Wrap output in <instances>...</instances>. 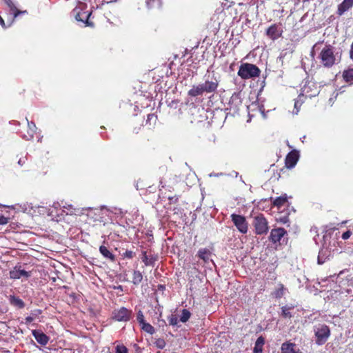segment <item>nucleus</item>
<instances>
[{"instance_id": "1", "label": "nucleus", "mask_w": 353, "mask_h": 353, "mask_svg": "<svg viewBox=\"0 0 353 353\" xmlns=\"http://www.w3.org/2000/svg\"><path fill=\"white\" fill-rule=\"evenodd\" d=\"M334 231L328 230L323 236V245L318 255V263L323 264L332 256L336 248V239L332 238Z\"/></svg>"}, {"instance_id": "2", "label": "nucleus", "mask_w": 353, "mask_h": 353, "mask_svg": "<svg viewBox=\"0 0 353 353\" xmlns=\"http://www.w3.org/2000/svg\"><path fill=\"white\" fill-rule=\"evenodd\" d=\"M219 85L218 79L213 75L205 76V81L198 85H194L188 91L190 97H196L202 96L203 94L213 93L217 90Z\"/></svg>"}, {"instance_id": "3", "label": "nucleus", "mask_w": 353, "mask_h": 353, "mask_svg": "<svg viewBox=\"0 0 353 353\" xmlns=\"http://www.w3.org/2000/svg\"><path fill=\"white\" fill-rule=\"evenodd\" d=\"M260 72L261 71L256 65L245 63L240 65L238 75L243 79H248L259 77Z\"/></svg>"}, {"instance_id": "4", "label": "nucleus", "mask_w": 353, "mask_h": 353, "mask_svg": "<svg viewBox=\"0 0 353 353\" xmlns=\"http://www.w3.org/2000/svg\"><path fill=\"white\" fill-rule=\"evenodd\" d=\"M319 59L324 67H332L336 61V57L334 54V47L331 45H325L321 50Z\"/></svg>"}, {"instance_id": "5", "label": "nucleus", "mask_w": 353, "mask_h": 353, "mask_svg": "<svg viewBox=\"0 0 353 353\" xmlns=\"http://www.w3.org/2000/svg\"><path fill=\"white\" fill-rule=\"evenodd\" d=\"M314 334L316 337V344L322 345L326 343L330 336V330L325 324H320L314 327Z\"/></svg>"}, {"instance_id": "6", "label": "nucleus", "mask_w": 353, "mask_h": 353, "mask_svg": "<svg viewBox=\"0 0 353 353\" xmlns=\"http://www.w3.org/2000/svg\"><path fill=\"white\" fill-rule=\"evenodd\" d=\"M252 224L256 234H265L268 231V221L262 214L254 217Z\"/></svg>"}, {"instance_id": "7", "label": "nucleus", "mask_w": 353, "mask_h": 353, "mask_svg": "<svg viewBox=\"0 0 353 353\" xmlns=\"http://www.w3.org/2000/svg\"><path fill=\"white\" fill-rule=\"evenodd\" d=\"M286 230L283 228H274L271 230L269 240L274 245H277L282 244L285 241V236H287Z\"/></svg>"}, {"instance_id": "8", "label": "nucleus", "mask_w": 353, "mask_h": 353, "mask_svg": "<svg viewBox=\"0 0 353 353\" xmlns=\"http://www.w3.org/2000/svg\"><path fill=\"white\" fill-rule=\"evenodd\" d=\"M319 92V88L316 85V83L312 81H306L301 88V94H299V97L301 98L303 96H305L312 98L318 95Z\"/></svg>"}, {"instance_id": "9", "label": "nucleus", "mask_w": 353, "mask_h": 353, "mask_svg": "<svg viewBox=\"0 0 353 353\" xmlns=\"http://www.w3.org/2000/svg\"><path fill=\"white\" fill-rule=\"evenodd\" d=\"M231 219L234 225L241 233L246 234L248 232V223L243 216L232 214Z\"/></svg>"}, {"instance_id": "10", "label": "nucleus", "mask_w": 353, "mask_h": 353, "mask_svg": "<svg viewBox=\"0 0 353 353\" xmlns=\"http://www.w3.org/2000/svg\"><path fill=\"white\" fill-rule=\"evenodd\" d=\"M132 311L122 307L119 310H115L113 313V319L117 321H128L130 319Z\"/></svg>"}, {"instance_id": "11", "label": "nucleus", "mask_w": 353, "mask_h": 353, "mask_svg": "<svg viewBox=\"0 0 353 353\" xmlns=\"http://www.w3.org/2000/svg\"><path fill=\"white\" fill-rule=\"evenodd\" d=\"M281 34L282 30L276 24L270 26L266 30L267 36L272 40L279 39L281 36Z\"/></svg>"}, {"instance_id": "12", "label": "nucleus", "mask_w": 353, "mask_h": 353, "mask_svg": "<svg viewBox=\"0 0 353 353\" xmlns=\"http://www.w3.org/2000/svg\"><path fill=\"white\" fill-rule=\"evenodd\" d=\"M32 334L37 343L41 345H46L48 343L50 338L42 331L39 330H33Z\"/></svg>"}, {"instance_id": "13", "label": "nucleus", "mask_w": 353, "mask_h": 353, "mask_svg": "<svg viewBox=\"0 0 353 353\" xmlns=\"http://www.w3.org/2000/svg\"><path fill=\"white\" fill-rule=\"evenodd\" d=\"M281 353H302L295 343L287 341L281 345Z\"/></svg>"}, {"instance_id": "14", "label": "nucleus", "mask_w": 353, "mask_h": 353, "mask_svg": "<svg viewBox=\"0 0 353 353\" xmlns=\"http://www.w3.org/2000/svg\"><path fill=\"white\" fill-rule=\"evenodd\" d=\"M31 276L30 272H27L24 270H21L17 266L10 272V277L12 279H19L21 277L28 278Z\"/></svg>"}, {"instance_id": "15", "label": "nucleus", "mask_w": 353, "mask_h": 353, "mask_svg": "<svg viewBox=\"0 0 353 353\" xmlns=\"http://www.w3.org/2000/svg\"><path fill=\"white\" fill-rule=\"evenodd\" d=\"M299 153L296 151H292L290 152L285 159V163L286 166L288 168H292L295 166L298 160H299Z\"/></svg>"}, {"instance_id": "16", "label": "nucleus", "mask_w": 353, "mask_h": 353, "mask_svg": "<svg viewBox=\"0 0 353 353\" xmlns=\"http://www.w3.org/2000/svg\"><path fill=\"white\" fill-rule=\"evenodd\" d=\"M196 256L201 259L205 263H208L210 261H212L210 259L212 256L211 251L208 248H201L199 250Z\"/></svg>"}, {"instance_id": "17", "label": "nucleus", "mask_w": 353, "mask_h": 353, "mask_svg": "<svg viewBox=\"0 0 353 353\" xmlns=\"http://www.w3.org/2000/svg\"><path fill=\"white\" fill-rule=\"evenodd\" d=\"M241 99L239 97V94L234 93L230 97L229 105L230 110L233 109L234 111L239 110V105H241Z\"/></svg>"}, {"instance_id": "18", "label": "nucleus", "mask_w": 353, "mask_h": 353, "mask_svg": "<svg viewBox=\"0 0 353 353\" xmlns=\"http://www.w3.org/2000/svg\"><path fill=\"white\" fill-rule=\"evenodd\" d=\"M353 6V0H343L338 6L337 13L342 15L345 12L348 10Z\"/></svg>"}, {"instance_id": "19", "label": "nucleus", "mask_w": 353, "mask_h": 353, "mask_svg": "<svg viewBox=\"0 0 353 353\" xmlns=\"http://www.w3.org/2000/svg\"><path fill=\"white\" fill-rule=\"evenodd\" d=\"M141 259H142V261L144 263V264L146 266H149V265L153 266L154 264V262L157 260V256H154V255L148 256L147 254V252L145 251H143L142 252Z\"/></svg>"}, {"instance_id": "20", "label": "nucleus", "mask_w": 353, "mask_h": 353, "mask_svg": "<svg viewBox=\"0 0 353 353\" xmlns=\"http://www.w3.org/2000/svg\"><path fill=\"white\" fill-rule=\"evenodd\" d=\"M99 252L104 258L112 262L115 261V256L105 246L101 245L99 247Z\"/></svg>"}, {"instance_id": "21", "label": "nucleus", "mask_w": 353, "mask_h": 353, "mask_svg": "<svg viewBox=\"0 0 353 353\" xmlns=\"http://www.w3.org/2000/svg\"><path fill=\"white\" fill-rule=\"evenodd\" d=\"M9 301L11 305L18 308H23L25 307V303L23 300L14 295L10 296Z\"/></svg>"}, {"instance_id": "22", "label": "nucleus", "mask_w": 353, "mask_h": 353, "mask_svg": "<svg viewBox=\"0 0 353 353\" xmlns=\"http://www.w3.org/2000/svg\"><path fill=\"white\" fill-rule=\"evenodd\" d=\"M91 13L88 12H83V13H77L75 15V19L78 21H82L86 24V26H92V23H90L88 21V18L90 16Z\"/></svg>"}, {"instance_id": "23", "label": "nucleus", "mask_w": 353, "mask_h": 353, "mask_svg": "<svg viewBox=\"0 0 353 353\" xmlns=\"http://www.w3.org/2000/svg\"><path fill=\"white\" fill-rule=\"evenodd\" d=\"M265 343V339L263 336H259L256 342L255 345L253 349V353H262L263 352V346Z\"/></svg>"}, {"instance_id": "24", "label": "nucleus", "mask_w": 353, "mask_h": 353, "mask_svg": "<svg viewBox=\"0 0 353 353\" xmlns=\"http://www.w3.org/2000/svg\"><path fill=\"white\" fill-rule=\"evenodd\" d=\"M26 121L28 122V134L29 136V137L26 138V139H31L34 137V134L36 132L37 128L34 122L29 121L27 118H26Z\"/></svg>"}, {"instance_id": "25", "label": "nucleus", "mask_w": 353, "mask_h": 353, "mask_svg": "<svg viewBox=\"0 0 353 353\" xmlns=\"http://www.w3.org/2000/svg\"><path fill=\"white\" fill-rule=\"evenodd\" d=\"M292 309H294L293 305H285L281 307V316L284 318H292V314L290 312Z\"/></svg>"}, {"instance_id": "26", "label": "nucleus", "mask_w": 353, "mask_h": 353, "mask_svg": "<svg viewBox=\"0 0 353 353\" xmlns=\"http://www.w3.org/2000/svg\"><path fill=\"white\" fill-rule=\"evenodd\" d=\"M143 279V275L139 270H134L133 272L132 283L134 285H139Z\"/></svg>"}, {"instance_id": "27", "label": "nucleus", "mask_w": 353, "mask_h": 353, "mask_svg": "<svg viewBox=\"0 0 353 353\" xmlns=\"http://www.w3.org/2000/svg\"><path fill=\"white\" fill-rule=\"evenodd\" d=\"M288 201L287 196L283 195L279 197H276L274 201V205L280 208L283 205Z\"/></svg>"}, {"instance_id": "28", "label": "nucleus", "mask_w": 353, "mask_h": 353, "mask_svg": "<svg viewBox=\"0 0 353 353\" xmlns=\"http://www.w3.org/2000/svg\"><path fill=\"white\" fill-rule=\"evenodd\" d=\"M141 327L143 331L148 334H153L155 332L154 327L148 323H143L141 325Z\"/></svg>"}, {"instance_id": "29", "label": "nucleus", "mask_w": 353, "mask_h": 353, "mask_svg": "<svg viewBox=\"0 0 353 353\" xmlns=\"http://www.w3.org/2000/svg\"><path fill=\"white\" fill-rule=\"evenodd\" d=\"M190 316L191 314L188 310L183 309L181 312V315L180 316V321L183 323L187 322L189 320Z\"/></svg>"}, {"instance_id": "30", "label": "nucleus", "mask_w": 353, "mask_h": 353, "mask_svg": "<svg viewBox=\"0 0 353 353\" xmlns=\"http://www.w3.org/2000/svg\"><path fill=\"white\" fill-rule=\"evenodd\" d=\"M343 77L346 81H353V68L344 71Z\"/></svg>"}, {"instance_id": "31", "label": "nucleus", "mask_w": 353, "mask_h": 353, "mask_svg": "<svg viewBox=\"0 0 353 353\" xmlns=\"http://www.w3.org/2000/svg\"><path fill=\"white\" fill-rule=\"evenodd\" d=\"M284 287L282 284H279L278 288L274 291L275 298L280 299L284 295Z\"/></svg>"}, {"instance_id": "32", "label": "nucleus", "mask_w": 353, "mask_h": 353, "mask_svg": "<svg viewBox=\"0 0 353 353\" xmlns=\"http://www.w3.org/2000/svg\"><path fill=\"white\" fill-rule=\"evenodd\" d=\"M168 321H169V323L170 325H172V326H178V318L176 315L174 314H171L169 317H168Z\"/></svg>"}, {"instance_id": "33", "label": "nucleus", "mask_w": 353, "mask_h": 353, "mask_svg": "<svg viewBox=\"0 0 353 353\" xmlns=\"http://www.w3.org/2000/svg\"><path fill=\"white\" fill-rule=\"evenodd\" d=\"M115 353H128V350L123 345H118L115 347Z\"/></svg>"}, {"instance_id": "34", "label": "nucleus", "mask_w": 353, "mask_h": 353, "mask_svg": "<svg viewBox=\"0 0 353 353\" xmlns=\"http://www.w3.org/2000/svg\"><path fill=\"white\" fill-rule=\"evenodd\" d=\"M302 103H303V101H302L301 98V99L299 98V100H296L294 102V110H293V114H297L299 113V108L301 105Z\"/></svg>"}, {"instance_id": "35", "label": "nucleus", "mask_w": 353, "mask_h": 353, "mask_svg": "<svg viewBox=\"0 0 353 353\" xmlns=\"http://www.w3.org/2000/svg\"><path fill=\"white\" fill-rule=\"evenodd\" d=\"M155 345L159 349H163L165 346V341L163 339H157L155 341Z\"/></svg>"}, {"instance_id": "36", "label": "nucleus", "mask_w": 353, "mask_h": 353, "mask_svg": "<svg viewBox=\"0 0 353 353\" xmlns=\"http://www.w3.org/2000/svg\"><path fill=\"white\" fill-rule=\"evenodd\" d=\"M137 320L140 325L145 322L144 320L143 313L141 310H139L137 313Z\"/></svg>"}, {"instance_id": "37", "label": "nucleus", "mask_w": 353, "mask_h": 353, "mask_svg": "<svg viewBox=\"0 0 353 353\" xmlns=\"http://www.w3.org/2000/svg\"><path fill=\"white\" fill-rule=\"evenodd\" d=\"M6 5L10 8V11L13 12L14 10H16V6L12 2V0H3Z\"/></svg>"}, {"instance_id": "38", "label": "nucleus", "mask_w": 353, "mask_h": 353, "mask_svg": "<svg viewBox=\"0 0 353 353\" xmlns=\"http://www.w3.org/2000/svg\"><path fill=\"white\" fill-rule=\"evenodd\" d=\"M63 209H67L68 210H70V212H68L66 214H73L74 213V211H75V209L73 208V206L72 205H63L62 207Z\"/></svg>"}, {"instance_id": "39", "label": "nucleus", "mask_w": 353, "mask_h": 353, "mask_svg": "<svg viewBox=\"0 0 353 353\" xmlns=\"http://www.w3.org/2000/svg\"><path fill=\"white\" fill-rule=\"evenodd\" d=\"M123 257L125 258H128V259H132L134 257V253L132 252V251H130V250H126L123 254Z\"/></svg>"}, {"instance_id": "40", "label": "nucleus", "mask_w": 353, "mask_h": 353, "mask_svg": "<svg viewBox=\"0 0 353 353\" xmlns=\"http://www.w3.org/2000/svg\"><path fill=\"white\" fill-rule=\"evenodd\" d=\"M27 11L26 10H24V11H20L17 8H16V10H14L13 11V15H14V19L15 18H17L19 14H25L26 13Z\"/></svg>"}, {"instance_id": "41", "label": "nucleus", "mask_w": 353, "mask_h": 353, "mask_svg": "<svg viewBox=\"0 0 353 353\" xmlns=\"http://www.w3.org/2000/svg\"><path fill=\"white\" fill-rule=\"evenodd\" d=\"M8 223V218L0 215V225H6Z\"/></svg>"}, {"instance_id": "42", "label": "nucleus", "mask_w": 353, "mask_h": 353, "mask_svg": "<svg viewBox=\"0 0 353 353\" xmlns=\"http://www.w3.org/2000/svg\"><path fill=\"white\" fill-rule=\"evenodd\" d=\"M351 234L352 232L350 230H347L342 234V239L344 240L348 239L350 237Z\"/></svg>"}, {"instance_id": "43", "label": "nucleus", "mask_w": 353, "mask_h": 353, "mask_svg": "<svg viewBox=\"0 0 353 353\" xmlns=\"http://www.w3.org/2000/svg\"><path fill=\"white\" fill-rule=\"evenodd\" d=\"M33 320H34V318H33V317H32V316H27V317L26 318V324H29V323H30L31 322H32V321H33Z\"/></svg>"}, {"instance_id": "44", "label": "nucleus", "mask_w": 353, "mask_h": 353, "mask_svg": "<svg viewBox=\"0 0 353 353\" xmlns=\"http://www.w3.org/2000/svg\"><path fill=\"white\" fill-rule=\"evenodd\" d=\"M26 161V158H21V159L18 161V164L22 166L23 165H24V164H25Z\"/></svg>"}, {"instance_id": "45", "label": "nucleus", "mask_w": 353, "mask_h": 353, "mask_svg": "<svg viewBox=\"0 0 353 353\" xmlns=\"http://www.w3.org/2000/svg\"><path fill=\"white\" fill-rule=\"evenodd\" d=\"M61 207V204L59 202H54L52 205V208L57 209Z\"/></svg>"}, {"instance_id": "46", "label": "nucleus", "mask_w": 353, "mask_h": 353, "mask_svg": "<svg viewBox=\"0 0 353 353\" xmlns=\"http://www.w3.org/2000/svg\"><path fill=\"white\" fill-rule=\"evenodd\" d=\"M0 24L1 26L5 28H6V24H5V22H4V20L2 19V17L0 16Z\"/></svg>"}, {"instance_id": "47", "label": "nucleus", "mask_w": 353, "mask_h": 353, "mask_svg": "<svg viewBox=\"0 0 353 353\" xmlns=\"http://www.w3.org/2000/svg\"><path fill=\"white\" fill-rule=\"evenodd\" d=\"M281 221L283 223H287L288 221V218L286 216L283 217V218H281Z\"/></svg>"}, {"instance_id": "48", "label": "nucleus", "mask_w": 353, "mask_h": 353, "mask_svg": "<svg viewBox=\"0 0 353 353\" xmlns=\"http://www.w3.org/2000/svg\"><path fill=\"white\" fill-rule=\"evenodd\" d=\"M219 174H210V176H218ZM220 174H222L221 173Z\"/></svg>"}, {"instance_id": "49", "label": "nucleus", "mask_w": 353, "mask_h": 353, "mask_svg": "<svg viewBox=\"0 0 353 353\" xmlns=\"http://www.w3.org/2000/svg\"><path fill=\"white\" fill-rule=\"evenodd\" d=\"M117 1V0H111V1H110V2H115V1ZM108 3H109V1H108Z\"/></svg>"}, {"instance_id": "50", "label": "nucleus", "mask_w": 353, "mask_h": 353, "mask_svg": "<svg viewBox=\"0 0 353 353\" xmlns=\"http://www.w3.org/2000/svg\"><path fill=\"white\" fill-rule=\"evenodd\" d=\"M37 313H38V314H41V310H37Z\"/></svg>"}, {"instance_id": "51", "label": "nucleus", "mask_w": 353, "mask_h": 353, "mask_svg": "<svg viewBox=\"0 0 353 353\" xmlns=\"http://www.w3.org/2000/svg\"><path fill=\"white\" fill-rule=\"evenodd\" d=\"M153 115L152 114H148V119L150 118V117H152Z\"/></svg>"}]
</instances>
